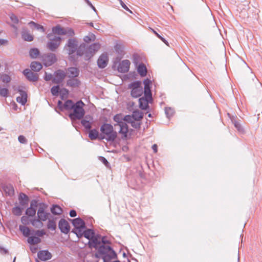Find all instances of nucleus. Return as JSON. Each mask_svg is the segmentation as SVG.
I'll use <instances>...</instances> for the list:
<instances>
[{
	"label": "nucleus",
	"instance_id": "obj_1",
	"mask_svg": "<svg viewBox=\"0 0 262 262\" xmlns=\"http://www.w3.org/2000/svg\"><path fill=\"white\" fill-rule=\"evenodd\" d=\"M52 32L55 34L66 35L68 37H72L75 35V32L72 28L61 27L60 25L53 27ZM78 45V42L76 38H70L68 40L64 49L67 51L69 55H72L76 52Z\"/></svg>",
	"mask_w": 262,
	"mask_h": 262
},
{
	"label": "nucleus",
	"instance_id": "obj_2",
	"mask_svg": "<svg viewBox=\"0 0 262 262\" xmlns=\"http://www.w3.org/2000/svg\"><path fill=\"white\" fill-rule=\"evenodd\" d=\"M99 257L103 262H110L113 259L117 258V255L113 249L110 246L101 245L98 248Z\"/></svg>",
	"mask_w": 262,
	"mask_h": 262
},
{
	"label": "nucleus",
	"instance_id": "obj_3",
	"mask_svg": "<svg viewBox=\"0 0 262 262\" xmlns=\"http://www.w3.org/2000/svg\"><path fill=\"white\" fill-rule=\"evenodd\" d=\"M100 139H106L107 142H114L117 138V134L114 130L113 126L108 123H104L100 127Z\"/></svg>",
	"mask_w": 262,
	"mask_h": 262
},
{
	"label": "nucleus",
	"instance_id": "obj_4",
	"mask_svg": "<svg viewBox=\"0 0 262 262\" xmlns=\"http://www.w3.org/2000/svg\"><path fill=\"white\" fill-rule=\"evenodd\" d=\"M84 103L79 100L75 103V106L73 108V112L69 115V117L73 122L76 120H80L83 118L85 115V111L83 108Z\"/></svg>",
	"mask_w": 262,
	"mask_h": 262
},
{
	"label": "nucleus",
	"instance_id": "obj_5",
	"mask_svg": "<svg viewBox=\"0 0 262 262\" xmlns=\"http://www.w3.org/2000/svg\"><path fill=\"white\" fill-rule=\"evenodd\" d=\"M47 37L50 40L47 43V48L51 51H55L59 47L62 38L60 36H53L51 33L47 35Z\"/></svg>",
	"mask_w": 262,
	"mask_h": 262
},
{
	"label": "nucleus",
	"instance_id": "obj_6",
	"mask_svg": "<svg viewBox=\"0 0 262 262\" xmlns=\"http://www.w3.org/2000/svg\"><path fill=\"white\" fill-rule=\"evenodd\" d=\"M128 88L131 89V95L133 97L138 98L143 93V88L140 81H135L128 85Z\"/></svg>",
	"mask_w": 262,
	"mask_h": 262
},
{
	"label": "nucleus",
	"instance_id": "obj_7",
	"mask_svg": "<svg viewBox=\"0 0 262 262\" xmlns=\"http://www.w3.org/2000/svg\"><path fill=\"white\" fill-rule=\"evenodd\" d=\"M66 73L62 70L59 69L54 73V78L52 82L55 84H60L63 82L66 77Z\"/></svg>",
	"mask_w": 262,
	"mask_h": 262
},
{
	"label": "nucleus",
	"instance_id": "obj_8",
	"mask_svg": "<svg viewBox=\"0 0 262 262\" xmlns=\"http://www.w3.org/2000/svg\"><path fill=\"white\" fill-rule=\"evenodd\" d=\"M101 47V45L99 43H94L89 46H87V53H86V59H90L97 52Z\"/></svg>",
	"mask_w": 262,
	"mask_h": 262
},
{
	"label": "nucleus",
	"instance_id": "obj_9",
	"mask_svg": "<svg viewBox=\"0 0 262 262\" xmlns=\"http://www.w3.org/2000/svg\"><path fill=\"white\" fill-rule=\"evenodd\" d=\"M23 88V87L22 86H19L17 88V91L19 93L20 96L16 98V101L21 105H24L27 101V94Z\"/></svg>",
	"mask_w": 262,
	"mask_h": 262
},
{
	"label": "nucleus",
	"instance_id": "obj_10",
	"mask_svg": "<svg viewBox=\"0 0 262 262\" xmlns=\"http://www.w3.org/2000/svg\"><path fill=\"white\" fill-rule=\"evenodd\" d=\"M43 58V60L46 62V64L48 66H51L55 63L57 60L55 54L52 53H49L44 54Z\"/></svg>",
	"mask_w": 262,
	"mask_h": 262
},
{
	"label": "nucleus",
	"instance_id": "obj_11",
	"mask_svg": "<svg viewBox=\"0 0 262 262\" xmlns=\"http://www.w3.org/2000/svg\"><path fill=\"white\" fill-rule=\"evenodd\" d=\"M58 227L60 231L64 234H68L70 230L69 223L64 219H61L58 223Z\"/></svg>",
	"mask_w": 262,
	"mask_h": 262
},
{
	"label": "nucleus",
	"instance_id": "obj_12",
	"mask_svg": "<svg viewBox=\"0 0 262 262\" xmlns=\"http://www.w3.org/2000/svg\"><path fill=\"white\" fill-rule=\"evenodd\" d=\"M101 236L100 235H95L89 241V245L91 248H95L97 249L100 245H101Z\"/></svg>",
	"mask_w": 262,
	"mask_h": 262
},
{
	"label": "nucleus",
	"instance_id": "obj_13",
	"mask_svg": "<svg viewBox=\"0 0 262 262\" xmlns=\"http://www.w3.org/2000/svg\"><path fill=\"white\" fill-rule=\"evenodd\" d=\"M130 62L127 59L122 60L118 66V71L119 72L125 73L128 71Z\"/></svg>",
	"mask_w": 262,
	"mask_h": 262
},
{
	"label": "nucleus",
	"instance_id": "obj_14",
	"mask_svg": "<svg viewBox=\"0 0 262 262\" xmlns=\"http://www.w3.org/2000/svg\"><path fill=\"white\" fill-rule=\"evenodd\" d=\"M23 74L27 78V79L30 81L35 82L38 79V75L36 73H34L31 71L30 70L26 69L24 70Z\"/></svg>",
	"mask_w": 262,
	"mask_h": 262
},
{
	"label": "nucleus",
	"instance_id": "obj_15",
	"mask_svg": "<svg viewBox=\"0 0 262 262\" xmlns=\"http://www.w3.org/2000/svg\"><path fill=\"white\" fill-rule=\"evenodd\" d=\"M87 46L85 43H82L78 46L77 49L76 51L77 55L79 56H84V59L85 60H89V59H86V53H87Z\"/></svg>",
	"mask_w": 262,
	"mask_h": 262
},
{
	"label": "nucleus",
	"instance_id": "obj_16",
	"mask_svg": "<svg viewBox=\"0 0 262 262\" xmlns=\"http://www.w3.org/2000/svg\"><path fill=\"white\" fill-rule=\"evenodd\" d=\"M108 58L106 54H102L97 60V65L99 68H105L108 63Z\"/></svg>",
	"mask_w": 262,
	"mask_h": 262
},
{
	"label": "nucleus",
	"instance_id": "obj_17",
	"mask_svg": "<svg viewBox=\"0 0 262 262\" xmlns=\"http://www.w3.org/2000/svg\"><path fill=\"white\" fill-rule=\"evenodd\" d=\"M18 201L20 206L23 208H25L28 205L29 199L28 195L24 193L21 192L18 196Z\"/></svg>",
	"mask_w": 262,
	"mask_h": 262
},
{
	"label": "nucleus",
	"instance_id": "obj_18",
	"mask_svg": "<svg viewBox=\"0 0 262 262\" xmlns=\"http://www.w3.org/2000/svg\"><path fill=\"white\" fill-rule=\"evenodd\" d=\"M74 229L85 228V222L80 217H77L73 220H70Z\"/></svg>",
	"mask_w": 262,
	"mask_h": 262
},
{
	"label": "nucleus",
	"instance_id": "obj_19",
	"mask_svg": "<svg viewBox=\"0 0 262 262\" xmlns=\"http://www.w3.org/2000/svg\"><path fill=\"white\" fill-rule=\"evenodd\" d=\"M37 256L40 260L46 261L51 258L52 254L48 250H41L38 252Z\"/></svg>",
	"mask_w": 262,
	"mask_h": 262
},
{
	"label": "nucleus",
	"instance_id": "obj_20",
	"mask_svg": "<svg viewBox=\"0 0 262 262\" xmlns=\"http://www.w3.org/2000/svg\"><path fill=\"white\" fill-rule=\"evenodd\" d=\"M50 214V213L45 211V209L43 207H39L38 209L37 216L41 221H46L48 219Z\"/></svg>",
	"mask_w": 262,
	"mask_h": 262
},
{
	"label": "nucleus",
	"instance_id": "obj_21",
	"mask_svg": "<svg viewBox=\"0 0 262 262\" xmlns=\"http://www.w3.org/2000/svg\"><path fill=\"white\" fill-rule=\"evenodd\" d=\"M93 118L91 116L86 115L84 119L81 120V123L86 129L90 130L92 127V122L90 121Z\"/></svg>",
	"mask_w": 262,
	"mask_h": 262
},
{
	"label": "nucleus",
	"instance_id": "obj_22",
	"mask_svg": "<svg viewBox=\"0 0 262 262\" xmlns=\"http://www.w3.org/2000/svg\"><path fill=\"white\" fill-rule=\"evenodd\" d=\"M67 71L69 78H76L79 74V70L75 67H70L68 68Z\"/></svg>",
	"mask_w": 262,
	"mask_h": 262
},
{
	"label": "nucleus",
	"instance_id": "obj_23",
	"mask_svg": "<svg viewBox=\"0 0 262 262\" xmlns=\"http://www.w3.org/2000/svg\"><path fill=\"white\" fill-rule=\"evenodd\" d=\"M80 81L76 78H70L67 81L66 85L71 88H77L80 85Z\"/></svg>",
	"mask_w": 262,
	"mask_h": 262
},
{
	"label": "nucleus",
	"instance_id": "obj_24",
	"mask_svg": "<svg viewBox=\"0 0 262 262\" xmlns=\"http://www.w3.org/2000/svg\"><path fill=\"white\" fill-rule=\"evenodd\" d=\"M151 101L145 99L144 97L140 98L139 99V107L141 109L146 110L149 107L148 103Z\"/></svg>",
	"mask_w": 262,
	"mask_h": 262
},
{
	"label": "nucleus",
	"instance_id": "obj_25",
	"mask_svg": "<svg viewBox=\"0 0 262 262\" xmlns=\"http://www.w3.org/2000/svg\"><path fill=\"white\" fill-rule=\"evenodd\" d=\"M21 37L25 41H31L33 40V36L30 34L28 31L25 29L22 30Z\"/></svg>",
	"mask_w": 262,
	"mask_h": 262
},
{
	"label": "nucleus",
	"instance_id": "obj_26",
	"mask_svg": "<svg viewBox=\"0 0 262 262\" xmlns=\"http://www.w3.org/2000/svg\"><path fill=\"white\" fill-rule=\"evenodd\" d=\"M119 133L123 135L124 137H126L128 132V125L126 122H124L119 125Z\"/></svg>",
	"mask_w": 262,
	"mask_h": 262
},
{
	"label": "nucleus",
	"instance_id": "obj_27",
	"mask_svg": "<svg viewBox=\"0 0 262 262\" xmlns=\"http://www.w3.org/2000/svg\"><path fill=\"white\" fill-rule=\"evenodd\" d=\"M137 71L141 77H144L147 74V69L143 63H140L138 67Z\"/></svg>",
	"mask_w": 262,
	"mask_h": 262
},
{
	"label": "nucleus",
	"instance_id": "obj_28",
	"mask_svg": "<svg viewBox=\"0 0 262 262\" xmlns=\"http://www.w3.org/2000/svg\"><path fill=\"white\" fill-rule=\"evenodd\" d=\"M5 193L9 196H11L14 195V190L13 187L11 184L6 185L3 187Z\"/></svg>",
	"mask_w": 262,
	"mask_h": 262
},
{
	"label": "nucleus",
	"instance_id": "obj_29",
	"mask_svg": "<svg viewBox=\"0 0 262 262\" xmlns=\"http://www.w3.org/2000/svg\"><path fill=\"white\" fill-rule=\"evenodd\" d=\"M31 69L35 72L39 71L42 68V64L38 61H33L30 65Z\"/></svg>",
	"mask_w": 262,
	"mask_h": 262
},
{
	"label": "nucleus",
	"instance_id": "obj_30",
	"mask_svg": "<svg viewBox=\"0 0 262 262\" xmlns=\"http://www.w3.org/2000/svg\"><path fill=\"white\" fill-rule=\"evenodd\" d=\"M28 243L31 245H36L41 242L39 237L35 236H29L27 239Z\"/></svg>",
	"mask_w": 262,
	"mask_h": 262
},
{
	"label": "nucleus",
	"instance_id": "obj_31",
	"mask_svg": "<svg viewBox=\"0 0 262 262\" xmlns=\"http://www.w3.org/2000/svg\"><path fill=\"white\" fill-rule=\"evenodd\" d=\"M28 25L31 28H34L37 30H40L41 32H45V30L43 27L39 24H38L33 21H31L28 23Z\"/></svg>",
	"mask_w": 262,
	"mask_h": 262
},
{
	"label": "nucleus",
	"instance_id": "obj_32",
	"mask_svg": "<svg viewBox=\"0 0 262 262\" xmlns=\"http://www.w3.org/2000/svg\"><path fill=\"white\" fill-rule=\"evenodd\" d=\"M132 118L135 121H139L143 118V114L139 111H135L132 114Z\"/></svg>",
	"mask_w": 262,
	"mask_h": 262
},
{
	"label": "nucleus",
	"instance_id": "obj_33",
	"mask_svg": "<svg viewBox=\"0 0 262 262\" xmlns=\"http://www.w3.org/2000/svg\"><path fill=\"white\" fill-rule=\"evenodd\" d=\"M51 211L54 214L59 215L62 213V210L58 205H53L51 208Z\"/></svg>",
	"mask_w": 262,
	"mask_h": 262
},
{
	"label": "nucleus",
	"instance_id": "obj_34",
	"mask_svg": "<svg viewBox=\"0 0 262 262\" xmlns=\"http://www.w3.org/2000/svg\"><path fill=\"white\" fill-rule=\"evenodd\" d=\"M95 234L94 230L91 229H88L84 231V237L89 240L91 239Z\"/></svg>",
	"mask_w": 262,
	"mask_h": 262
},
{
	"label": "nucleus",
	"instance_id": "obj_35",
	"mask_svg": "<svg viewBox=\"0 0 262 262\" xmlns=\"http://www.w3.org/2000/svg\"><path fill=\"white\" fill-rule=\"evenodd\" d=\"M19 229L25 237H29L30 234V230L28 227L19 225Z\"/></svg>",
	"mask_w": 262,
	"mask_h": 262
},
{
	"label": "nucleus",
	"instance_id": "obj_36",
	"mask_svg": "<svg viewBox=\"0 0 262 262\" xmlns=\"http://www.w3.org/2000/svg\"><path fill=\"white\" fill-rule=\"evenodd\" d=\"M30 223L35 228H40L43 226V223L39 219H34L30 221Z\"/></svg>",
	"mask_w": 262,
	"mask_h": 262
},
{
	"label": "nucleus",
	"instance_id": "obj_37",
	"mask_svg": "<svg viewBox=\"0 0 262 262\" xmlns=\"http://www.w3.org/2000/svg\"><path fill=\"white\" fill-rule=\"evenodd\" d=\"M99 137V132L96 129H93L90 130L89 133V137L91 140H96Z\"/></svg>",
	"mask_w": 262,
	"mask_h": 262
},
{
	"label": "nucleus",
	"instance_id": "obj_38",
	"mask_svg": "<svg viewBox=\"0 0 262 262\" xmlns=\"http://www.w3.org/2000/svg\"><path fill=\"white\" fill-rule=\"evenodd\" d=\"M75 106V103L71 100H68L63 104V107L66 110H73Z\"/></svg>",
	"mask_w": 262,
	"mask_h": 262
},
{
	"label": "nucleus",
	"instance_id": "obj_39",
	"mask_svg": "<svg viewBox=\"0 0 262 262\" xmlns=\"http://www.w3.org/2000/svg\"><path fill=\"white\" fill-rule=\"evenodd\" d=\"M96 39L95 35L93 33H89L88 35H86L83 37V40L85 43H90L91 41H95Z\"/></svg>",
	"mask_w": 262,
	"mask_h": 262
},
{
	"label": "nucleus",
	"instance_id": "obj_40",
	"mask_svg": "<svg viewBox=\"0 0 262 262\" xmlns=\"http://www.w3.org/2000/svg\"><path fill=\"white\" fill-rule=\"evenodd\" d=\"M0 80L4 83H8L11 81V78L7 74H0Z\"/></svg>",
	"mask_w": 262,
	"mask_h": 262
},
{
	"label": "nucleus",
	"instance_id": "obj_41",
	"mask_svg": "<svg viewBox=\"0 0 262 262\" xmlns=\"http://www.w3.org/2000/svg\"><path fill=\"white\" fill-rule=\"evenodd\" d=\"M36 214V209L34 207H29L26 210V214L28 216L33 217Z\"/></svg>",
	"mask_w": 262,
	"mask_h": 262
},
{
	"label": "nucleus",
	"instance_id": "obj_42",
	"mask_svg": "<svg viewBox=\"0 0 262 262\" xmlns=\"http://www.w3.org/2000/svg\"><path fill=\"white\" fill-rule=\"evenodd\" d=\"M83 229L84 228L73 229L72 232L75 233L78 238H80L83 236H84V231H82Z\"/></svg>",
	"mask_w": 262,
	"mask_h": 262
},
{
	"label": "nucleus",
	"instance_id": "obj_43",
	"mask_svg": "<svg viewBox=\"0 0 262 262\" xmlns=\"http://www.w3.org/2000/svg\"><path fill=\"white\" fill-rule=\"evenodd\" d=\"M24 208H21L19 206H16L12 209V213L14 215L16 216H20L22 213V210Z\"/></svg>",
	"mask_w": 262,
	"mask_h": 262
},
{
	"label": "nucleus",
	"instance_id": "obj_44",
	"mask_svg": "<svg viewBox=\"0 0 262 262\" xmlns=\"http://www.w3.org/2000/svg\"><path fill=\"white\" fill-rule=\"evenodd\" d=\"M114 120L117 123V125H119L124 122L122 116L121 114H117L114 117Z\"/></svg>",
	"mask_w": 262,
	"mask_h": 262
},
{
	"label": "nucleus",
	"instance_id": "obj_45",
	"mask_svg": "<svg viewBox=\"0 0 262 262\" xmlns=\"http://www.w3.org/2000/svg\"><path fill=\"white\" fill-rule=\"evenodd\" d=\"M29 54L32 58H35L39 55V51L37 48H33L30 50Z\"/></svg>",
	"mask_w": 262,
	"mask_h": 262
},
{
	"label": "nucleus",
	"instance_id": "obj_46",
	"mask_svg": "<svg viewBox=\"0 0 262 262\" xmlns=\"http://www.w3.org/2000/svg\"><path fill=\"white\" fill-rule=\"evenodd\" d=\"M47 227L49 229L55 230L56 228V223L53 220H49L47 224Z\"/></svg>",
	"mask_w": 262,
	"mask_h": 262
},
{
	"label": "nucleus",
	"instance_id": "obj_47",
	"mask_svg": "<svg viewBox=\"0 0 262 262\" xmlns=\"http://www.w3.org/2000/svg\"><path fill=\"white\" fill-rule=\"evenodd\" d=\"M165 113L167 118L172 117L174 114V110L171 107H165Z\"/></svg>",
	"mask_w": 262,
	"mask_h": 262
},
{
	"label": "nucleus",
	"instance_id": "obj_48",
	"mask_svg": "<svg viewBox=\"0 0 262 262\" xmlns=\"http://www.w3.org/2000/svg\"><path fill=\"white\" fill-rule=\"evenodd\" d=\"M144 98L152 101V94L150 89L144 90Z\"/></svg>",
	"mask_w": 262,
	"mask_h": 262
},
{
	"label": "nucleus",
	"instance_id": "obj_49",
	"mask_svg": "<svg viewBox=\"0 0 262 262\" xmlns=\"http://www.w3.org/2000/svg\"><path fill=\"white\" fill-rule=\"evenodd\" d=\"M59 86L58 85L53 86L51 89V92L52 95L57 96L59 92Z\"/></svg>",
	"mask_w": 262,
	"mask_h": 262
},
{
	"label": "nucleus",
	"instance_id": "obj_50",
	"mask_svg": "<svg viewBox=\"0 0 262 262\" xmlns=\"http://www.w3.org/2000/svg\"><path fill=\"white\" fill-rule=\"evenodd\" d=\"M232 121L233 123H234V126L237 129V130L239 132L243 133L244 132V129L242 127L241 124L238 122H237L235 120H232Z\"/></svg>",
	"mask_w": 262,
	"mask_h": 262
},
{
	"label": "nucleus",
	"instance_id": "obj_51",
	"mask_svg": "<svg viewBox=\"0 0 262 262\" xmlns=\"http://www.w3.org/2000/svg\"><path fill=\"white\" fill-rule=\"evenodd\" d=\"M143 83L144 84V90H148L150 89V85L151 83V81L150 79L147 78L143 81Z\"/></svg>",
	"mask_w": 262,
	"mask_h": 262
},
{
	"label": "nucleus",
	"instance_id": "obj_52",
	"mask_svg": "<svg viewBox=\"0 0 262 262\" xmlns=\"http://www.w3.org/2000/svg\"><path fill=\"white\" fill-rule=\"evenodd\" d=\"M9 93V91L6 88H2L0 86V95L4 97H7Z\"/></svg>",
	"mask_w": 262,
	"mask_h": 262
},
{
	"label": "nucleus",
	"instance_id": "obj_53",
	"mask_svg": "<svg viewBox=\"0 0 262 262\" xmlns=\"http://www.w3.org/2000/svg\"><path fill=\"white\" fill-rule=\"evenodd\" d=\"M31 220H29L28 217L27 216H23L21 217V222L24 225L29 224L30 223V221Z\"/></svg>",
	"mask_w": 262,
	"mask_h": 262
},
{
	"label": "nucleus",
	"instance_id": "obj_54",
	"mask_svg": "<svg viewBox=\"0 0 262 262\" xmlns=\"http://www.w3.org/2000/svg\"><path fill=\"white\" fill-rule=\"evenodd\" d=\"M154 34L159 38L164 43H165L166 45H168V42L167 40L162 37L160 35H159L156 31H155L154 30H152Z\"/></svg>",
	"mask_w": 262,
	"mask_h": 262
},
{
	"label": "nucleus",
	"instance_id": "obj_55",
	"mask_svg": "<svg viewBox=\"0 0 262 262\" xmlns=\"http://www.w3.org/2000/svg\"><path fill=\"white\" fill-rule=\"evenodd\" d=\"M43 78L45 80L48 81L51 80H52L53 78V75L52 74H48L46 72L45 73V76L43 77Z\"/></svg>",
	"mask_w": 262,
	"mask_h": 262
},
{
	"label": "nucleus",
	"instance_id": "obj_56",
	"mask_svg": "<svg viewBox=\"0 0 262 262\" xmlns=\"http://www.w3.org/2000/svg\"><path fill=\"white\" fill-rule=\"evenodd\" d=\"M18 140L20 143H22V144H27V139L23 135L19 136L18 137Z\"/></svg>",
	"mask_w": 262,
	"mask_h": 262
},
{
	"label": "nucleus",
	"instance_id": "obj_57",
	"mask_svg": "<svg viewBox=\"0 0 262 262\" xmlns=\"http://www.w3.org/2000/svg\"><path fill=\"white\" fill-rule=\"evenodd\" d=\"M123 121L128 123H131L133 121L132 116L129 115H126L123 118Z\"/></svg>",
	"mask_w": 262,
	"mask_h": 262
},
{
	"label": "nucleus",
	"instance_id": "obj_58",
	"mask_svg": "<svg viewBox=\"0 0 262 262\" xmlns=\"http://www.w3.org/2000/svg\"><path fill=\"white\" fill-rule=\"evenodd\" d=\"M10 19L14 24L18 23V21H19L17 17L14 14H12L10 16Z\"/></svg>",
	"mask_w": 262,
	"mask_h": 262
},
{
	"label": "nucleus",
	"instance_id": "obj_59",
	"mask_svg": "<svg viewBox=\"0 0 262 262\" xmlns=\"http://www.w3.org/2000/svg\"><path fill=\"white\" fill-rule=\"evenodd\" d=\"M131 124H132V126L136 129H138V128H140L141 124L139 122L132 121L131 122Z\"/></svg>",
	"mask_w": 262,
	"mask_h": 262
},
{
	"label": "nucleus",
	"instance_id": "obj_60",
	"mask_svg": "<svg viewBox=\"0 0 262 262\" xmlns=\"http://www.w3.org/2000/svg\"><path fill=\"white\" fill-rule=\"evenodd\" d=\"M99 159L100 161L101 162H102L106 166H107L109 164L108 162L107 161L106 159L104 157L100 156V157H99Z\"/></svg>",
	"mask_w": 262,
	"mask_h": 262
},
{
	"label": "nucleus",
	"instance_id": "obj_61",
	"mask_svg": "<svg viewBox=\"0 0 262 262\" xmlns=\"http://www.w3.org/2000/svg\"><path fill=\"white\" fill-rule=\"evenodd\" d=\"M120 2L122 7L124 9L128 11L129 13H132V11L127 7V6L121 0H120Z\"/></svg>",
	"mask_w": 262,
	"mask_h": 262
},
{
	"label": "nucleus",
	"instance_id": "obj_62",
	"mask_svg": "<svg viewBox=\"0 0 262 262\" xmlns=\"http://www.w3.org/2000/svg\"><path fill=\"white\" fill-rule=\"evenodd\" d=\"M46 234V232L43 230H37L35 232V234L39 236V237H42Z\"/></svg>",
	"mask_w": 262,
	"mask_h": 262
},
{
	"label": "nucleus",
	"instance_id": "obj_63",
	"mask_svg": "<svg viewBox=\"0 0 262 262\" xmlns=\"http://www.w3.org/2000/svg\"><path fill=\"white\" fill-rule=\"evenodd\" d=\"M37 206V201L36 200H33L31 202L30 207H34L35 208Z\"/></svg>",
	"mask_w": 262,
	"mask_h": 262
},
{
	"label": "nucleus",
	"instance_id": "obj_64",
	"mask_svg": "<svg viewBox=\"0 0 262 262\" xmlns=\"http://www.w3.org/2000/svg\"><path fill=\"white\" fill-rule=\"evenodd\" d=\"M57 105L60 110L62 111L63 109H64L63 107V104L61 101L59 100L58 101Z\"/></svg>",
	"mask_w": 262,
	"mask_h": 262
}]
</instances>
